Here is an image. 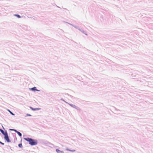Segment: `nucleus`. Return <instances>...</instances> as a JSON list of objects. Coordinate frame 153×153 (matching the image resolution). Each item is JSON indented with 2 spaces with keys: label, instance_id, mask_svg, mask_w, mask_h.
<instances>
[{
  "label": "nucleus",
  "instance_id": "4468645a",
  "mask_svg": "<svg viewBox=\"0 0 153 153\" xmlns=\"http://www.w3.org/2000/svg\"><path fill=\"white\" fill-rule=\"evenodd\" d=\"M13 129H10V130H13Z\"/></svg>",
  "mask_w": 153,
  "mask_h": 153
},
{
  "label": "nucleus",
  "instance_id": "39448f33",
  "mask_svg": "<svg viewBox=\"0 0 153 153\" xmlns=\"http://www.w3.org/2000/svg\"><path fill=\"white\" fill-rule=\"evenodd\" d=\"M32 90H33V91H38V90H37L36 89V87H34L33 88H32L31 89Z\"/></svg>",
  "mask_w": 153,
  "mask_h": 153
},
{
  "label": "nucleus",
  "instance_id": "20e7f679",
  "mask_svg": "<svg viewBox=\"0 0 153 153\" xmlns=\"http://www.w3.org/2000/svg\"><path fill=\"white\" fill-rule=\"evenodd\" d=\"M56 151L58 153H63V152L59 150L58 149H56Z\"/></svg>",
  "mask_w": 153,
  "mask_h": 153
},
{
  "label": "nucleus",
  "instance_id": "0eeeda50",
  "mask_svg": "<svg viewBox=\"0 0 153 153\" xmlns=\"http://www.w3.org/2000/svg\"><path fill=\"white\" fill-rule=\"evenodd\" d=\"M17 133L20 136H22V134L19 132L18 131V132H17Z\"/></svg>",
  "mask_w": 153,
  "mask_h": 153
},
{
  "label": "nucleus",
  "instance_id": "9d476101",
  "mask_svg": "<svg viewBox=\"0 0 153 153\" xmlns=\"http://www.w3.org/2000/svg\"><path fill=\"white\" fill-rule=\"evenodd\" d=\"M19 146L20 147V148H21L22 146V144L21 143V144H19Z\"/></svg>",
  "mask_w": 153,
  "mask_h": 153
},
{
  "label": "nucleus",
  "instance_id": "1a4fd4ad",
  "mask_svg": "<svg viewBox=\"0 0 153 153\" xmlns=\"http://www.w3.org/2000/svg\"><path fill=\"white\" fill-rule=\"evenodd\" d=\"M9 112L12 115H14V114L11 112L10 110H8Z\"/></svg>",
  "mask_w": 153,
  "mask_h": 153
},
{
  "label": "nucleus",
  "instance_id": "2eb2a0df",
  "mask_svg": "<svg viewBox=\"0 0 153 153\" xmlns=\"http://www.w3.org/2000/svg\"><path fill=\"white\" fill-rule=\"evenodd\" d=\"M1 141H0V143L1 144Z\"/></svg>",
  "mask_w": 153,
  "mask_h": 153
},
{
  "label": "nucleus",
  "instance_id": "f257e3e1",
  "mask_svg": "<svg viewBox=\"0 0 153 153\" xmlns=\"http://www.w3.org/2000/svg\"><path fill=\"white\" fill-rule=\"evenodd\" d=\"M25 139L26 140L29 142V144L31 145H35L37 144V141L36 140L29 138H25Z\"/></svg>",
  "mask_w": 153,
  "mask_h": 153
},
{
  "label": "nucleus",
  "instance_id": "f8f14e48",
  "mask_svg": "<svg viewBox=\"0 0 153 153\" xmlns=\"http://www.w3.org/2000/svg\"><path fill=\"white\" fill-rule=\"evenodd\" d=\"M27 116H31V115H30V114H27Z\"/></svg>",
  "mask_w": 153,
  "mask_h": 153
},
{
  "label": "nucleus",
  "instance_id": "6e6552de",
  "mask_svg": "<svg viewBox=\"0 0 153 153\" xmlns=\"http://www.w3.org/2000/svg\"><path fill=\"white\" fill-rule=\"evenodd\" d=\"M15 16H17L18 18H21V16L19 15L16 14V15H15Z\"/></svg>",
  "mask_w": 153,
  "mask_h": 153
},
{
  "label": "nucleus",
  "instance_id": "9b49d317",
  "mask_svg": "<svg viewBox=\"0 0 153 153\" xmlns=\"http://www.w3.org/2000/svg\"><path fill=\"white\" fill-rule=\"evenodd\" d=\"M13 131H15L17 133V132H18V131H17L15 129H13Z\"/></svg>",
  "mask_w": 153,
  "mask_h": 153
},
{
  "label": "nucleus",
  "instance_id": "423d86ee",
  "mask_svg": "<svg viewBox=\"0 0 153 153\" xmlns=\"http://www.w3.org/2000/svg\"><path fill=\"white\" fill-rule=\"evenodd\" d=\"M30 108L32 110H38L39 109L38 108H33L32 107H30Z\"/></svg>",
  "mask_w": 153,
  "mask_h": 153
},
{
  "label": "nucleus",
  "instance_id": "ddd939ff",
  "mask_svg": "<svg viewBox=\"0 0 153 153\" xmlns=\"http://www.w3.org/2000/svg\"><path fill=\"white\" fill-rule=\"evenodd\" d=\"M1 144L2 145H4V144L2 142H1Z\"/></svg>",
  "mask_w": 153,
  "mask_h": 153
},
{
  "label": "nucleus",
  "instance_id": "f03ea898",
  "mask_svg": "<svg viewBox=\"0 0 153 153\" xmlns=\"http://www.w3.org/2000/svg\"><path fill=\"white\" fill-rule=\"evenodd\" d=\"M4 135V139L8 142H10V141L9 139L7 133H6L5 134V135Z\"/></svg>",
  "mask_w": 153,
  "mask_h": 153
},
{
  "label": "nucleus",
  "instance_id": "7ed1b4c3",
  "mask_svg": "<svg viewBox=\"0 0 153 153\" xmlns=\"http://www.w3.org/2000/svg\"><path fill=\"white\" fill-rule=\"evenodd\" d=\"M0 131L1 132V133L4 135H5V134L6 133H7L6 131L4 132L1 129H0Z\"/></svg>",
  "mask_w": 153,
  "mask_h": 153
}]
</instances>
